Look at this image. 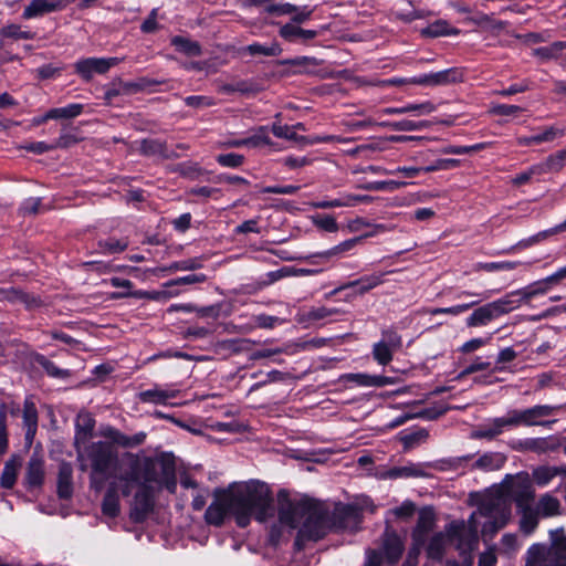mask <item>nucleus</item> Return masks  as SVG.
Returning <instances> with one entry per match:
<instances>
[{"mask_svg":"<svg viewBox=\"0 0 566 566\" xmlns=\"http://www.w3.org/2000/svg\"><path fill=\"white\" fill-rule=\"evenodd\" d=\"M478 516L486 518L482 525V534L492 536L510 521L511 507L500 496H486L468 520V525L464 522L450 523L447 532L451 539H457V549L460 554L473 552L478 547Z\"/></svg>","mask_w":566,"mask_h":566,"instance_id":"obj_1","label":"nucleus"},{"mask_svg":"<svg viewBox=\"0 0 566 566\" xmlns=\"http://www.w3.org/2000/svg\"><path fill=\"white\" fill-rule=\"evenodd\" d=\"M279 521L291 530L300 527L296 544L322 538L327 531L326 510L318 502L303 497L291 500L285 490L277 493Z\"/></svg>","mask_w":566,"mask_h":566,"instance_id":"obj_2","label":"nucleus"},{"mask_svg":"<svg viewBox=\"0 0 566 566\" xmlns=\"http://www.w3.org/2000/svg\"><path fill=\"white\" fill-rule=\"evenodd\" d=\"M224 499L232 503V515L240 527L248 526L252 517L262 523L274 514L272 491L264 482L234 483L226 490Z\"/></svg>","mask_w":566,"mask_h":566,"instance_id":"obj_3","label":"nucleus"},{"mask_svg":"<svg viewBox=\"0 0 566 566\" xmlns=\"http://www.w3.org/2000/svg\"><path fill=\"white\" fill-rule=\"evenodd\" d=\"M169 475L170 471L165 469L161 463L151 459H145L144 461L134 460L129 468L118 475V480L124 482L122 493L127 496L135 485L155 490L166 484L167 489L172 492L176 488V482L174 480L169 481Z\"/></svg>","mask_w":566,"mask_h":566,"instance_id":"obj_4","label":"nucleus"},{"mask_svg":"<svg viewBox=\"0 0 566 566\" xmlns=\"http://www.w3.org/2000/svg\"><path fill=\"white\" fill-rule=\"evenodd\" d=\"M88 458L92 465L91 485L99 491L103 482L96 480V474L106 473L116 462L117 457L108 443L96 442L88 448Z\"/></svg>","mask_w":566,"mask_h":566,"instance_id":"obj_5","label":"nucleus"},{"mask_svg":"<svg viewBox=\"0 0 566 566\" xmlns=\"http://www.w3.org/2000/svg\"><path fill=\"white\" fill-rule=\"evenodd\" d=\"M562 407L552 405H536L523 410L513 409L510 410L512 422L514 427L518 426H543L547 427L555 422V420H545L548 417L554 416Z\"/></svg>","mask_w":566,"mask_h":566,"instance_id":"obj_6","label":"nucleus"},{"mask_svg":"<svg viewBox=\"0 0 566 566\" xmlns=\"http://www.w3.org/2000/svg\"><path fill=\"white\" fill-rule=\"evenodd\" d=\"M504 483L509 484V493L517 507L532 505L535 490L527 473H518L515 476L507 475Z\"/></svg>","mask_w":566,"mask_h":566,"instance_id":"obj_7","label":"nucleus"},{"mask_svg":"<svg viewBox=\"0 0 566 566\" xmlns=\"http://www.w3.org/2000/svg\"><path fill=\"white\" fill-rule=\"evenodd\" d=\"M123 61L120 57H86L74 64V70L84 81H91L95 74H105Z\"/></svg>","mask_w":566,"mask_h":566,"instance_id":"obj_8","label":"nucleus"},{"mask_svg":"<svg viewBox=\"0 0 566 566\" xmlns=\"http://www.w3.org/2000/svg\"><path fill=\"white\" fill-rule=\"evenodd\" d=\"M226 490L216 492L214 501L208 506L205 520L213 526H221L228 513L232 514V503L226 499Z\"/></svg>","mask_w":566,"mask_h":566,"instance_id":"obj_9","label":"nucleus"},{"mask_svg":"<svg viewBox=\"0 0 566 566\" xmlns=\"http://www.w3.org/2000/svg\"><path fill=\"white\" fill-rule=\"evenodd\" d=\"M514 427L510 411L504 417L494 418L490 422L478 427L472 431L473 439H488L492 440L502 434L505 428Z\"/></svg>","mask_w":566,"mask_h":566,"instance_id":"obj_10","label":"nucleus"},{"mask_svg":"<svg viewBox=\"0 0 566 566\" xmlns=\"http://www.w3.org/2000/svg\"><path fill=\"white\" fill-rule=\"evenodd\" d=\"M381 547L386 560L396 564L405 549L401 537L389 526L386 527L381 537Z\"/></svg>","mask_w":566,"mask_h":566,"instance_id":"obj_11","label":"nucleus"},{"mask_svg":"<svg viewBox=\"0 0 566 566\" xmlns=\"http://www.w3.org/2000/svg\"><path fill=\"white\" fill-rule=\"evenodd\" d=\"M154 506V490L139 488L130 509V518L134 522H143Z\"/></svg>","mask_w":566,"mask_h":566,"instance_id":"obj_12","label":"nucleus"},{"mask_svg":"<svg viewBox=\"0 0 566 566\" xmlns=\"http://www.w3.org/2000/svg\"><path fill=\"white\" fill-rule=\"evenodd\" d=\"M462 74L458 69H448L437 73L412 77L410 82L417 85L438 86L461 81Z\"/></svg>","mask_w":566,"mask_h":566,"instance_id":"obj_13","label":"nucleus"},{"mask_svg":"<svg viewBox=\"0 0 566 566\" xmlns=\"http://www.w3.org/2000/svg\"><path fill=\"white\" fill-rule=\"evenodd\" d=\"M73 2H75V0H32L24 8L22 17L24 19H32L45 13L62 10Z\"/></svg>","mask_w":566,"mask_h":566,"instance_id":"obj_14","label":"nucleus"},{"mask_svg":"<svg viewBox=\"0 0 566 566\" xmlns=\"http://www.w3.org/2000/svg\"><path fill=\"white\" fill-rule=\"evenodd\" d=\"M552 545L548 548L546 566H566V535L563 530L551 532Z\"/></svg>","mask_w":566,"mask_h":566,"instance_id":"obj_15","label":"nucleus"},{"mask_svg":"<svg viewBox=\"0 0 566 566\" xmlns=\"http://www.w3.org/2000/svg\"><path fill=\"white\" fill-rule=\"evenodd\" d=\"M124 482H120L118 480V476L116 478V481L111 483L107 492L103 499L102 503V512L105 516L108 517H115L119 513V497H118V490H122Z\"/></svg>","mask_w":566,"mask_h":566,"instance_id":"obj_16","label":"nucleus"},{"mask_svg":"<svg viewBox=\"0 0 566 566\" xmlns=\"http://www.w3.org/2000/svg\"><path fill=\"white\" fill-rule=\"evenodd\" d=\"M565 130L556 126H549L542 133L532 136H520L516 142L520 146L539 145L542 143L553 142L554 139L564 136Z\"/></svg>","mask_w":566,"mask_h":566,"instance_id":"obj_17","label":"nucleus"},{"mask_svg":"<svg viewBox=\"0 0 566 566\" xmlns=\"http://www.w3.org/2000/svg\"><path fill=\"white\" fill-rule=\"evenodd\" d=\"M499 315L494 308L492 302L486 303L478 308H475L471 315L467 318L465 324L468 327H479L485 326L491 321L497 318Z\"/></svg>","mask_w":566,"mask_h":566,"instance_id":"obj_18","label":"nucleus"},{"mask_svg":"<svg viewBox=\"0 0 566 566\" xmlns=\"http://www.w3.org/2000/svg\"><path fill=\"white\" fill-rule=\"evenodd\" d=\"M555 285H557V283L555 282L553 274H551L542 280H538L527 285L524 289L517 290L516 293H518L522 296V300L530 301L531 298L537 295L546 294Z\"/></svg>","mask_w":566,"mask_h":566,"instance_id":"obj_19","label":"nucleus"},{"mask_svg":"<svg viewBox=\"0 0 566 566\" xmlns=\"http://www.w3.org/2000/svg\"><path fill=\"white\" fill-rule=\"evenodd\" d=\"M279 34L281 38L289 42H295L297 40L306 42L316 38L318 32L315 30L302 29L300 25L294 23H286L281 27Z\"/></svg>","mask_w":566,"mask_h":566,"instance_id":"obj_20","label":"nucleus"},{"mask_svg":"<svg viewBox=\"0 0 566 566\" xmlns=\"http://www.w3.org/2000/svg\"><path fill=\"white\" fill-rule=\"evenodd\" d=\"M178 394L179 390L161 389L158 386H155L151 389L139 392L138 398L142 402L165 405L169 399L176 398Z\"/></svg>","mask_w":566,"mask_h":566,"instance_id":"obj_21","label":"nucleus"},{"mask_svg":"<svg viewBox=\"0 0 566 566\" xmlns=\"http://www.w3.org/2000/svg\"><path fill=\"white\" fill-rule=\"evenodd\" d=\"M73 469L67 462H62L57 473V493L60 497L69 499L73 493Z\"/></svg>","mask_w":566,"mask_h":566,"instance_id":"obj_22","label":"nucleus"},{"mask_svg":"<svg viewBox=\"0 0 566 566\" xmlns=\"http://www.w3.org/2000/svg\"><path fill=\"white\" fill-rule=\"evenodd\" d=\"M103 434L111 439L114 443L124 447V448H132L137 447L142 444L146 438V434L144 432L136 433L134 436H126L119 432L116 429L107 428Z\"/></svg>","mask_w":566,"mask_h":566,"instance_id":"obj_23","label":"nucleus"},{"mask_svg":"<svg viewBox=\"0 0 566 566\" xmlns=\"http://www.w3.org/2000/svg\"><path fill=\"white\" fill-rule=\"evenodd\" d=\"M103 434L111 439L114 443L124 447V448H132L137 447L142 444L146 438V434L144 432L136 433L134 436H126L119 432L116 429L107 428Z\"/></svg>","mask_w":566,"mask_h":566,"instance_id":"obj_24","label":"nucleus"},{"mask_svg":"<svg viewBox=\"0 0 566 566\" xmlns=\"http://www.w3.org/2000/svg\"><path fill=\"white\" fill-rule=\"evenodd\" d=\"M506 461L505 454L501 452H486L482 454L474 463L473 468L481 471L500 470Z\"/></svg>","mask_w":566,"mask_h":566,"instance_id":"obj_25","label":"nucleus"},{"mask_svg":"<svg viewBox=\"0 0 566 566\" xmlns=\"http://www.w3.org/2000/svg\"><path fill=\"white\" fill-rule=\"evenodd\" d=\"M23 423L27 429L25 440L32 443L38 428V411L31 400H25L23 406Z\"/></svg>","mask_w":566,"mask_h":566,"instance_id":"obj_26","label":"nucleus"},{"mask_svg":"<svg viewBox=\"0 0 566 566\" xmlns=\"http://www.w3.org/2000/svg\"><path fill=\"white\" fill-rule=\"evenodd\" d=\"M395 271H388L382 273H374L370 275L363 276L358 280L352 281L344 285L342 289H348L353 286H358V293L365 294L368 291L377 287L378 285L384 283V276L388 273H394Z\"/></svg>","mask_w":566,"mask_h":566,"instance_id":"obj_27","label":"nucleus"},{"mask_svg":"<svg viewBox=\"0 0 566 566\" xmlns=\"http://www.w3.org/2000/svg\"><path fill=\"white\" fill-rule=\"evenodd\" d=\"M364 512L363 506L357 504H345L336 509L337 517L344 523V525L352 526L357 525L361 520V513Z\"/></svg>","mask_w":566,"mask_h":566,"instance_id":"obj_28","label":"nucleus"},{"mask_svg":"<svg viewBox=\"0 0 566 566\" xmlns=\"http://www.w3.org/2000/svg\"><path fill=\"white\" fill-rule=\"evenodd\" d=\"M518 513L521 514L520 518V530L530 535L535 531L538 525V512L532 507V505H526L524 507H517Z\"/></svg>","mask_w":566,"mask_h":566,"instance_id":"obj_29","label":"nucleus"},{"mask_svg":"<svg viewBox=\"0 0 566 566\" xmlns=\"http://www.w3.org/2000/svg\"><path fill=\"white\" fill-rule=\"evenodd\" d=\"M535 510L543 517L556 516L560 513V502L551 493H545L539 497Z\"/></svg>","mask_w":566,"mask_h":566,"instance_id":"obj_30","label":"nucleus"},{"mask_svg":"<svg viewBox=\"0 0 566 566\" xmlns=\"http://www.w3.org/2000/svg\"><path fill=\"white\" fill-rule=\"evenodd\" d=\"M140 153L146 156H159L163 158L177 157V154L169 151L164 143L156 139H144L140 143Z\"/></svg>","mask_w":566,"mask_h":566,"instance_id":"obj_31","label":"nucleus"},{"mask_svg":"<svg viewBox=\"0 0 566 566\" xmlns=\"http://www.w3.org/2000/svg\"><path fill=\"white\" fill-rule=\"evenodd\" d=\"M434 109H436V106L431 102H423V103H419V104H408L402 107L386 108L384 111V113L390 114V115L412 113L417 116H422V115L431 114L432 112H434Z\"/></svg>","mask_w":566,"mask_h":566,"instance_id":"obj_32","label":"nucleus"},{"mask_svg":"<svg viewBox=\"0 0 566 566\" xmlns=\"http://www.w3.org/2000/svg\"><path fill=\"white\" fill-rule=\"evenodd\" d=\"M451 538L448 535V532L444 533H437L434 534L431 539L429 541L428 547H427V554L429 558L438 559L440 560L446 552V547L448 542Z\"/></svg>","mask_w":566,"mask_h":566,"instance_id":"obj_33","label":"nucleus"},{"mask_svg":"<svg viewBox=\"0 0 566 566\" xmlns=\"http://www.w3.org/2000/svg\"><path fill=\"white\" fill-rule=\"evenodd\" d=\"M259 86L251 82L245 80H239L234 81L232 83H223L220 84L218 87V91L223 94H233V93H241V94H253L259 92Z\"/></svg>","mask_w":566,"mask_h":566,"instance_id":"obj_34","label":"nucleus"},{"mask_svg":"<svg viewBox=\"0 0 566 566\" xmlns=\"http://www.w3.org/2000/svg\"><path fill=\"white\" fill-rule=\"evenodd\" d=\"M436 517L431 509L424 507L419 512L418 522L413 536L416 541H421L422 535L430 532L434 526Z\"/></svg>","mask_w":566,"mask_h":566,"instance_id":"obj_35","label":"nucleus"},{"mask_svg":"<svg viewBox=\"0 0 566 566\" xmlns=\"http://www.w3.org/2000/svg\"><path fill=\"white\" fill-rule=\"evenodd\" d=\"M165 81H158L149 77H139L132 82L119 81L123 94H135L145 91L154 85L163 84Z\"/></svg>","mask_w":566,"mask_h":566,"instance_id":"obj_36","label":"nucleus"},{"mask_svg":"<svg viewBox=\"0 0 566 566\" xmlns=\"http://www.w3.org/2000/svg\"><path fill=\"white\" fill-rule=\"evenodd\" d=\"M548 548L542 544H533L526 553L525 566H546Z\"/></svg>","mask_w":566,"mask_h":566,"instance_id":"obj_37","label":"nucleus"},{"mask_svg":"<svg viewBox=\"0 0 566 566\" xmlns=\"http://www.w3.org/2000/svg\"><path fill=\"white\" fill-rule=\"evenodd\" d=\"M566 164V147L548 156L544 163L537 165L541 174L559 171Z\"/></svg>","mask_w":566,"mask_h":566,"instance_id":"obj_38","label":"nucleus"},{"mask_svg":"<svg viewBox=\"0 0 566 566\" xmlns=\"http://www.w3.org/2000/svg\"><path fill=\"white\" fill-rule=\"evenodd\" d=\"M282 48L277 42H272L270 45H264L260 43H252L242 49V52H247L248 54L254 55H264V56H277L282 53Z\"/></svg>","mask_w":566,"mask_h":566,"instance_id":"obj_39","label":"nucleus"},{"mask_svg":"<svg viewBox=\"0 0 566 566\" xmlns=\"http://www.w3.org/2000/svg\"><path fill=\"white\" fill-rule=\"evenodd\" d=\"M18 411V408L11 407L7 403L0 405V455L3 454L7 451L8 448V433H7V418L8 412L11 415H15Z\"/></svg>","mask_w":566,"mask_h":566,"instance_id":"obj_40","label":"nucleus"},{"mask_svg":"<svg viewBox=\"0 0 566 566\" xmlns=\"http://www.w3.org/2000/svg\"><path fill=\"white\" fill-rule=\"evenodd\" d=\"M566 470L555 467H539L533 471V479L539 486L547 485L556 475L565 473Z\"/></svg>","mask_w":566,"mask_h":566,"instance_id":"obj_41","label":"nucleus"},{"mask_svg":"<svg viewBox=\"0 0 566 566\" xmlns=\"http://www.w3.org/2000/svg\"><path fill=\"white\" fill-rule=\"evenodd\" d=\"M171 44L180 52L188 56H199L201 54V46L198 42L191 41L184 36H174Z\"/></svg>","mask_w":566,"mask_h":566,"instance_id":"obj_42","label":"nucleus"},{"mask_svg":"<svg viewBox=\"0 0 566 566\" xmlns=\"http://www.w3.org/2000/svg\"><path fill=\"white\" fill-rule=\"evenodd\" d=\"M489 297H490V295L485 294V295H483L482 298L474 300L471 303L458 304V305L450 306V307H436V308L428 310V313L430 315L449 314V315L457 316L463 312H467L472 306L479 304L482 300H485Z\"/></svg>","mask_w":566,"mask_h":566,"instance_id":"obj_43","label":"nucleus"},{"mask_svg":"<svg viewBox=\"0 0 566 566\" xmlns=\"http://www.w3.org/2000/svg\"><path fill=\"white\" fill-rule=\"evenodd\" d=\"M450 34H458V30L450 29L448 23L442 20H438L421 30V35L428 38H438Z\"/></svg>","mask_w":566,"mask_h":566,"instance_id":"obj_44","label":"nucleus"},{"mask_svg":"<svg viewBox=\"0 0 566 566\" xmlns=\"http://www.w3.org/2000/svg\"><path fill=\"white\" fill-rule=\"evenodd\" d=\"M365 238V235H360V237H356V238H352V239H348L335 247H333L332 249L323 252L319 254L321 258L325 259V260H328L333 256H336V255H339L342 253H345L352 249H354L359 242L363 241V239Z\"/></svg>","mask_w":566,"mask_h":566,"instance_id":"obj_45","label":"nucleus"},{"mask_svg":"<svg viewBox=\"0 0 566 566\" xmlns=\"http://www.w3.org/2000/svg\"><path fill=\"white\" fill-rule=\"evenodd\" d=\"M94 426H95V420L93 419V417L87 412H81L77 416V420H76V430H77L76 439H80V438L84 439V440L87 439L92 434Z\"/></svg>","mask_w":566,"mask_h":566,"instance_id":"obj_46","label":"nucleus"},{"mask_svg":"<svg viewBox=\"0 0 566 566\" xmlns=\"http://www.w3.org/2000/svg\"><path fill=\"white\" fill-rule=\"evenodd\" d=\"M515 295H520V294L516 293V291H514V292L506 294L505 296L492 302L499 317L504 314L510 313L511 311H513L520 306V302L513 298V296H515Z\"/></svg>","mask_w":566,"mask_h":566,"instance_id":"obj_47","label":"nucleus"},{"mask_svg":"<svg viewBox=\"0 0 566 566\" xmlns=\"http://www.w3.org/2000/svg\"><path fill=\"white\" fill-rule=\"evenodd\" d=\"M348 378L356 384L365 387H381L390 384L389 379L384 376H369L366 374H350Z\"/></svg>","mask_w":566,"mask_h":566,"instance_id":"obj_48","label":"nucleus"},{"mask_svg":"<svg viewBox=\"0 0 566 566\" xmlns=\"http://www.w3.org/2000/svg\"><path fill=\"white\" fill-rule=\"evenodd\" d=\"M272 132L279 138L293 140L298 144H306L308 142L307 137L297 135L294 128L289 125L273 124Z\"/></svg>","mask_w":566,"mask_h":566,"instance_id":"obj_49","label":"nucleus"},{"mask_svg":"<svg viewBox=\"0 0 566 566\" xmlns=\"http://www.w3.org/2000/svg\"><path fill=\"white\" fill-rule=\"evenodd\" d=\"M83 108L84 106L77 103L65 107L52 108L49 111V117H52V119L74 118L83 112Z\"/></svg>","mask_w":566,"mask_h":566,"instance_id":"obj_50","label":"nucleus"},{"mask_svg":"<svg viewBox=\"0 0 566 566\" xmlns=\"http://www.w3.org/2000/svg\"><path fill=\"white\" fill-rule=\"evenodd\" d=\"M28 483L32 486H38L43 480V465L39 459H31L28 465L27 473Z\"/></svg>","mask_w":566,"mask_h":566,"instance_id":"obj_51","label":"nucleus"},{"mask_svg":"<svg viewBox=\"0 0 566 566\" xmlns=\"http://www.w3.org/2000/svg\"><path fill=\"white\" fill-rule=\"evenodd\" d=\"M421 475H423V472L416 464H409V465H405V467L394 468L387 472V476L390 479L421 476Z\"/></svg>","mask_w":566,"mask_h":566,"instance_id":"obj_52","label":"nucleus"},{"mask_svg":"<svg viewBox=\"0 0 566 566\" xmlns=\"http://www.w3.org/2000/svg\"><path fill=\"white\" fill-rule=\"evenodd\" d=\"M98 247L101 249V253L115 254L126 250V248L128 247V242L125 240L112 238L105 241H99Z\"/></svg>","mask_w":566,"mask_h":566,"instance_id":"obj_53","label":"nucleus"},{"mask_svg":"<svg viewBox=\"0 0 566 566\" xmlns=\"http://www.w3.org/2000/svg\"><path fill=\"white\" fill-rule=\"evenodd\" d=\"M0 293L3 294V297L9 301L21 302L27 304V306L29 307L38 304V301L34 297H30L28 294L15 289H11L8 291L0 290Z\"/></svg>","mask_w":566,"mask_h":566,"instance_id":"obj_54","label":"nucleus"},{"mask_svg":"<svg viewBox=\"0 0 566 566\" xmlns=\"http://www.w3.org/2000/svg\"><path fill=\"white\" fill-rule=\"evenodd\" d=\"M392 350L390 347L386 346L385 343L378 342L374 345L373 354L374 358L380 364V365H387L392 359Z\"/></svg>","mask_w":566,"mask_h":566,"instance_id":"obj_55","label":"nucleus"},{"mask_svg":"<svg viewBox=\"0 0 566 566\" xmlns=\"http://www.w3.org/2000/svg\"><path fill=\"white\" fill-rule=\"evenodd\" d=\"M389 126L394 130L411 132V130H420L422 128H426L429 126V124L426 120L413 122V120H409V119H402L399 122L391 123V124H389Z\"/></svg>","mask_w":566,"mask_h":566,"instance_id":"obj_56","label":"nucleus"},{"mask_svg":"<svg viewBox=\"0 0 566 566\" xmlns=\"http://www.w3.org/2000/svg\"><path fill=\"white\" fill-rule=\"evenodd\" d=\"M322 62L313 56H298L294 59H287L280 62L282 65H292L302 67L303 71H307L308 67L317 66Z\"/></svg>","mask_w":566,"mask_h":566,"instance_id":"obj_57","label":"nucleus"},{"mask_svg":"<svg viewBox=\"0 0 566 566\" xmlns=\"http://www.w3.org/2000/svg\"><path fill=\"white\" fill-rule=\"evenodd\" d=\"M520 262L514 261H503V262H489V263H479L476 265L478 270L494 272V271H512L514 270Z\"/></svg>","mask_w":566,"mask_h":566,"instance_id":"obj_58","label":"nucleus"},{"mask_svg":"<svg viewBox=\"0 0 566 566\" xmlns=\"http://www.w3.org/2000/svg\"><path fill=\"white\" fill-rule=\"evenodd\" d=\"M36 361L39 365L42 366V368L46 371V374L51 377H57V378H64L69 376L67 370L60 369L52 363L51 360L46 359L43 356H40Z\"/></svg>","mask_w":566,"mask_h":566,"instance_id":"obj_59","label":"nucleus"},{"mask_svg":"<svg viewBox=\"0 0 566 566\" xmlns=\"http://www.w3.org/2000/svg\"><path fill=\"white\" fill-rule=\"evenodd\" d=\"M401 186L400 182L388 180V181H373L366 185L359 186V188L369 191H381V190H395Z\"/></svg>","mask_w":566,"mask_h":566,"instance_id":"obj_60","label":"nucleus"},{"mask_svg":"<svg viewBox=\"0 0 566 566\" xmlns=\"http://www.w3.org/2000/svg\"><path fill=\"white\" fill-rule=\"evenodd\" d=\"M207 280V276L205 274H190L182 277H178L171 281H168L165 283V286L172 287L177 285H185V284H197L202 283Z\"/></svg>","mask_w":566,"mask_h":566,"instance_id":"obj_61","label":"nucleus"},{"mask_svg":"<svg viewBox=\"0 0 566 566\" xmlns=\"http://www.w3.org/2000/svg\"><path fill=\"white\" fill-rule=\"evenodd\" d=\"M533 54L543 60L557 59L560 55V51L557 41L548 46L537 48L533 51Z\"/></svg>","mask_w":566,"mask_h":566,"instance_id":"obj_62","label":"nucleus"},{"mask_svg":"<svg viewBox=\"0 0 566 566\" xmlns=\"http://www.w3.org/2000/svg\"><path fill=\"white\" fill-rule=\"evenodd\" d=\"M337 313H338V311L336 308H327L325 306H319V307L310 310L305 314V317L308 321H319V319H324V318L332 316L334 314H337Z\"/></svg>","mask_w":566,"mask_h":566,"instance_id":"obj_63","label":"nucleus"},{"mask_svg":"<svg viewBox=\"0 0 566 566\" xmlns=\"http://www.w3.org/2000/svg\"><path fill=\"white\" fill-rule=\"evenodd\" d=\"M297 11V7L291 3L269 4L265 7V12L274 15H287Z\"/></svg>","mask_w":566,"mask_h":566,"instance_id":"obj_64","label":"nucleus"}]
</instances>
